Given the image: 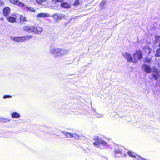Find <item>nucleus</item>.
<instances>
[{
    "label": "nucleus",
    "instance_id": "obj_4",
    "mask_svg": "<svg viewBox=\"0 0 160 160\" xmlns=\"http://www.w3.org/2000/svg\"><path fill=\"white\" fill-rule=\"evenodd\" d=\"M10 2L13 4L22 8H23L26 9L27 10L32 12H34L35 10L32 8L29 7L25 4L23 3L20 2L19 0H9Z\"/></svg>",
    "mask_w": 160,
    "mask_h": 160
},
{
    "label": "nucleus",
    "instance_id": "obj_25",
    "mask_svg": "<svg viewBox=\"0 0 160 160\" xmlns=\"http://www.w3.org/2000/svg\"><path fill=\"white\" fill-rule=\"evenodd\" d=\"M137 157L135 159H134L133 160H146L139 156H137Z\"/></svg>",
    "mask_w": 160,
    "mask_h": 160
},
{
    "label": "nucleus",
    "instance_id": "obj_6",
    "mask_svg": "<svg viewBox=\"0 0 160 160\" xmlns=\"http://www.w3.org/2000/svg\"><path fill=\"white\" fill-rule=\"evenodd\" d=\"M94 140L95 141V142H93V144L94 146L98 147H99L101 145L105 147L107 146L108 145L107 142L101 139L99 137L95 138Z\"/></svg>",
    "mask_w": 160,
    "mask_h": 160
},
{
    "label": "nucleus",
    "instance_id": "obj_32",
    "mask_svg": "<svg viewBox=\"0 0 160 160\" xmlns=\"http://www.w3.org/2000/svg\"><path fill=\"white\" fill-rule=\"evenodd\" d=\"M74 75V74H69V75H67V77H68V76H73Z\"/></svg>",
    "mask_w": 160,
    "mask_h": 160
},
{
    "label": "nucleus",
    "instance_id": "obj_1",
    "mask_svg": "<svg viewBox=\"0 0 160 160\" xmlns=\"http://www.w3.org/2000/svg\"><path fill=\"white\" fill-rule=\"evenodd\" d=\"M141 67L147 74L152 72L151 76L152 78L155 80H157L160 78V70H158L155 67H153L152 68L150 65L144 63L142 65Z\"/></svg>",
    "mask_w": 160,
    "mask_h": 160
},
{
    "label": "nucleus",
    "instance_id": "obj_21",
    "mask_svg": "<svg viewBox=\"0 0 160 160\" xmlns=\"http://www.w3.org/2000/svg\"><path fill=\"white\" fill-rule=\"evenodd\" d=\"M10 121V119L4 118H0V122H6Z\"/></svg>",
    "mask_w": 160,
    "mask_h": 160
},
{
    "label": "nucleus",
    "instance_id": "obj_5",
    "mask_svg": "<svg viewBox=\"0 0 160 160\" xmlns=\"http://www.w3.org/2000/svg\"><path fill=\"white\" fill-rule=\"evenodd\" d=\"M32 38V36L31 35H27L23 36H11L10 37L11 40L14 41L16 42H22L25 40L29 39Z\"/></svg>",
    "mask_w": 160,
    "mask_h": 160
},
{
    "label": "nucleus",
    "instance_id": "obj_14",
    "mask_svg": "<svg viewBox=\"0 0 160 160\" xmlns=\"http://www.w3.org/2000/svg\"><path fill=\"white\" fill-rule=\"evenodd\" d=\"M114 157L115 158H117V157H120L119 156H117V154H119L120 155H122V150L119 149H114Z\"/></svg>",
    "mask_w": 160,
    "mask_h": 160
},
{
    "label": "nucleus",
    "instance_id": "obj_7",
    "mask_svg": "<svg viewBox=\"0 0 160 160\" xmlns=\"http://www.w3.org/2000/svg\"><path fill=\"white\" fill-rule=\"evenodd\" d=\"M122 55L127 59L128 62H133L134 63L138 62V60L135 58H134L130 54L127 52H124L122 53Z\"/></svg>",
    "mask_w": 160,
    "mask_h": 160
},
{
    "label": "nucleus",
    "instance_id": "obj_16",
    "mask_svg": "<svg viewBox=\"0 0 160 160\" xmlns=\"http://www.w3.org/2000/svg\"><path fill=\"white\" fill-rule=\"evenodd\" d=\"M128 154V156L131 157L135 159L137 156H138L137 155L136 153H135L134 152H132L130 150H128L127 152Z\"/></svg>",
    "mask_w": 160,
    "mask_h": 160
},
{
    "label": "nucleus",
    "instance_id": "obj_19",
    "mask_svg": "<svg viewBox=\"0 0 160 160\" xmlns=\"http://www.w3.org/2000/svg\"><path fill=\"white\" fill-rule=\"evenodd\" d=\"M19 18L20 22H21L22 23H23L24 22H26L27 21L26 18L24 16L20 15Z\"/></svg>",
    "mask_w": 160,
    "mask_h": 160
},
{
    "label": "nucleus",
    "instance_id": "obj_20",
    "mask_svg": "<svg viewBox=\"0 0 160 160\" xmlns=\"http://www.w3.org/2000/svg\"><path fill=\"white\" fill-rule=\"evenodd\" d=\"M106 3V2L104 0H102L100 3V6L101 9H103L104 8V5Z\"/></svg>",
    "mask_w": 160,
    "mask_h": 160
},
{
    "label": "nucleus",
    "instance_id": "obj_17",
    "mask_svg": "<svg viewBox=\"0 0 160 160\" xmlns=\"http://www.w3.org/2000/svg\"><path fill=\"white\" fill-rule=\"evenodd\" d=\"M50 15L46 13H41L37 14V17L38 18H44L49 17Z\"/></svg>",
    "mask_w": 160,
    "mask_h": 160
},
{
    "label": "nucleus",
    "instance_id": "obj_3",
    "mask_svg": "<svg viewBox=\"0 0 160 160\" xmlns=\"http://www.w3.org/2000/svg\"><path fill=\"white\" fill-rule=\"evenodd\" d=\"M51 54L55 57L62 56L67 53V50L63 49L54 48L51 49L50 50Z\"/></svg>",
    "mask_w": 160,
    "mask_h": 160
},
{
    "label": "nucleus",
    "instance_id": "obj_11",
    "mask_svg": "<svg viewBox=\"0 0 160 160\" xmlns=\"http://www.w3.org/2000/svg\"><path fill=\"white\" fill-rule=\"evenodd\" d=\"M2 12L4 16H8L10 12V8L9 7H5L3 9Z\"/></svg>",
    "mask_w": 160,
    "mask_h": 160
},
{
    "label": "nucleus",
    "instance_id": "obj_13",
    "mask_svg": "<svg viewBox=\"0 0 160 160\" xmlns=\"http://www.w3.org/2000/svg\"><path fill=\"white\" fill-rule=\"evenodd\" d=\"M6 19L8 22L11 23H14L16 22V19L14 16H8L6 17Z\"/></svg>",
    "mask_w": 160,
    "mask_h": 160
},
{
    "label": "nucleus",
    "instance_id": "obj_27",
    "mask_svg": "<svg viewBox=\"0 0 160 160\" xmlns=\"http://www.w3.org/2000/svg\"><path fill=\"white\" fill-rule=\"evenodd\" d=\"M72 18H71L70 20L69 21H68V22L63 23H62L63 25L64 26L67 25L72 20Z\"/></svg>",
    "mask_w": 160,
    "mask_h": 160
},
{
    "label": "nucleus",
    "instance_id": "obj_22",
    "mask_svg": "<svg viewBox=\"0 0 160 160\" xmlns=\"http://www.w3.org/2000/svg\"><path fill=\"white\" fill-rule=\"evenodd\" d=\"M159 42H160V36H156L155 37L154 42L158 43Z\"/></svg>",
    "mask_w": 160,
    "mask_h": 160
},
{
    "label": "nucleus",
    "instance_id": "obj_29",
    "mask_svg": "<svg viewBox=\"0 0 160 160\" xmlns=\"http://www.w3.org/2000/svg\"><path fill=\"white\" fill-rule=\"evenodd\" d=\"M4 4V3L1 0H0V6H3Z\"/></svg>",
    "mask_w": 160,
    "mask_h": 160
},
{
    "label": "nucleus",
    "instance_id": "obj_26",
    "mask_svg": "<svg viewBox=\"0 0 160 160\" xmlns=\"http://www.w3.org/2000/svg\"><path fill=\"white\" fill-rule=\"evenodd\" d=\"M12 96L11 95H4L3 97V98L4 99H6L7 98H12Z\"/></svg>",
    "mask_w": 160,
    "mask_h": 160
},
{
    "label": "nucleus",
    "instance_id": "obj_31",
    "mask_svg": "<svg viewBox=\"0 0 160 160\" xmlns=\"http://www.w3.org/2000/svg\"><path fill=\"white\" fill-rule=\"evenodd\" d=\"M0 20L2 21H3L4 20V19L3 17H2L0 18Z\"/></svg>",
    "mask_w": 160,
    "mask_h": 160
},
{
    "label": "nucleus",
    "instance_id": "obj_34",
    "mask_svg": "<svg viewBox=\"0 0 160 160\" xmlns=\"http://www.w3.org/2000/svg\"><path fill=\"white\" fill-rule=\"evenodd\" d=\"M127 154H123V156L124 157H126L127 156Z\"/></svg>",
    "mask_w": 160,
    "mask_h": 160
},
{
    "label": "nucleus",
    "instance_id": "obj_15",
    "mask_svg": "<svg viewBox=\"0 0 160 160\" xmlns=\"http://www.w3.org/2000/svg\"><path fill=\"white\" fill-rule=\"evenodd\" d=\"M11 116L13 118L18 119L20 118L21 115L20 114L17 112H14L11 114Z\"/></svg>",
    "mask_w": 160,
    "mask_h": 160
},
{
    "label": "nucleus",
    "instance_id": "obj_9",
    "mask_svg": "<svg viewBox=\"0 0 160 160\" xmlns=\"http://www.w3.org/2000/svg\"><path fill=\"white\" fill-rule=\"evenodd\" d=\"M66 137H70L71 138H73L77 139H78L80 138V136L78 135L75 133H72L66 131H60Z\"/></svg>",
    "mask_w": 160,
    "mask_h": 160
},
{
    "label": "nucleus",
    "instance_id": "obj_10",
    "mask_svg": "<svg viewBox=\"0 0 160 160\" xmlns=\"http://www.w3.org/2000/svg\"><path fill=\"white\" fill-rule=\"evenodd\" d=\"M54 19L55 22H58L59 20L65 18V15H62L61 13H56L51 16Z\"/></svg>",
    "mask_w": 160,
    "mask_h": 160
},
{
    "label": "nucleus",
    "instance_id": "obj_30",
    "mask_svg": "<svg viewBox=\"0 0 160 160\" xmlns=\"http://www.w3.org/2000/svg\"><path fill=\"white\" fill-rule=\"evenodd\" d=\"M80 148L82 149V151L84 150V151H86V150L85 149V148H82V147H81ZM85 148L87 149H88V150L89 149V148L88 147H86Z\"/></svg>",
    "mask_w": 160,
    "mask_h": 160
},
{
    "label": "nucleus",
    "instance_id": "obj_12",
    "mask_svg": "<svg viewBox=\"0 0 160 160\" xmlns=\"http://www.w3.org/2000/svg\"><path fill=\"white\" fill-rule=\"evenodd\" d=\"M143 49L144 51L148 54V55L151 53L152 51V49L147 45L144 46Z\"/></svg>",
    "mask_w": 160,
    "mask_h": 160
},
{
    "label": "nucleus",
    "instance_id": "obj_23",
    "mask_svg": "<svg viewBox=\"0 0 160 160\" xmlns=\"http://www.w3.org/2000/svg\"><path fill=\"white\" fill-rule=\"evenodd\" d=\"M152 61L151 59L148 57H146L144 59V61L148 63H150Z\"/></svg>",
    "mask_w": 160,
    "mask_h": 160
},
{
    "label": "nucleus",
    "instance_id": "obj_35",
    "mask_svg": "<svg viewBox=\"0 0 160 160\" xmlns=\"http://www.w3.org/2000/svg\"><path fill=\"white\" fill-rule=\"evenodd\" d=\"M42 127H45V126H42Z\"/></svg>",
    "mask_w": 160,
    "mask_h": 160
},
{
    "label": "nucleus",
    "instance_id": "obj_8",
    "mask_svg": "<svg viewBox=\"0 0 160 160\" xmlns=\"http://www.w3.org/2000/svg\"><path fill=\"white\" fill-rule=\"evenodd\" d=\"M133 56L134 58L136 59L138 61L141 60L143 58L142 52L140 50H136L133 54Z\"/></svg>",
    "mask_w": 160,
    "mask_h": 160
},
{
    "label": "nucleus",
    "instance_id": "obj_2",
    "mask_svg": "<svg viewBox=\"0 0 160 160\" xmlns=\"http://www.w3.org/2000/svg\"><path fill=\"white\" fill-rule=\"evenodd\" d=\"M23 30L28 33H33L34 34H39L42 31V29L39 26H25L23 28Z\"/></svg>",
    "mask_w": 160,
    "mask_h": 160
},
{
    "label": "nucleus",
    "instance_id": "obj_33",
    "mask_svg": "<svg viewBox=\"0 0 160 160\" xmlns=\"http://www.w3.org/2000/svg\"><path fill=\"white\" fill-rule=\"evenodd\" d=\"M41 2H43L45 1L46 0H39Z\"/></svg>",
    "mask_w": 160,
    "mask_h": 160
},
{
    "label": "nucleus",
    "instance_id": "obj_28",
    "mask_svg": "<svg viewBox=\"0 0 160 160\" xmlns=\"http://www.w3.org/2000/svg\"><path fill=\"white\" fill-rule=\"evenodd\" d=\"M63 0H52V2H61Z\"/></svg>",
    "mask_w": 160,
    "mask_h": 160
},
{
    "label": "nucleus",
    "instance_id": "obj_24",
    "mask_svg": "<svg viewBox=\"0 0 160 160\" xmlns=\"http://www.w3.org/2000/svg\"><path fill=\"white\" fill-rule=\"evenodd\" d=\"M155 55L156 57H160V48L158 49L155 52Z\"/></svg>",
    "mask_w": 160,
    "mask_h": 160
},
{
    "label": "nucleus",
    "instance_id": "obj_18",
    "mask_svg": "<svg viewBox=\"0 0 160 160\" xmlns=\"http://www.w3.org/2000/svg\"><path fill=\"white\" fill-rule=\"evenodd\" d=\"M61 6L62 7L65 8H70V5L67 2H62L61 3Z\"/></svg>",
    "mask_w": 160,
    "mask_h": 160
}]
</instances>
